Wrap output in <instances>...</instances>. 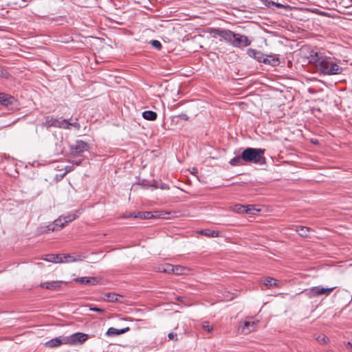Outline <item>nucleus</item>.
<instances>
[{"mask_svg":"<svg viewBox=\"0 0 352 352\" xmlns=\"http://www.w3.org/2000/svg\"><path fill=\"white\" fill-rule=\"evenodd\" d=\"M309 62L314 64L320 74L324 75H336L342 72V67L338 65V60L331 56H327L320 52L310 54Z\"/></svg>","mask_w":352,"mask_h":352,"instance_id":"obj_1","label":"nucleus"},{"mask_svg":"<svg viewBox=\"0 0 352 352\" xmlns=\"http://www.w3.org/2000/svg\"><path fill=\"white\" fill-rule=\"evenodd\" d=\"M265 149L248 147L242 151L241 158L245 163L263 165L266 163L264 156Z\"/></svg>","mask_w":352,"mask_h":352,"instance_id":"obj_2","label":"nucleus"},{"mask_svg":"<svg viewBox=\"0 0 352 352\" xmlns=\"http://www.w3.org/2000/svg\"><path fill=\"white\" fill-rule=\"evenodd\" d=\"M66 124L67 119H64L62 117L56 118L53 116H48L45 117V121L42 124V126L47 128L53 126L65 129L67 126V125H65Z\"/></svg>","mask_w":352,"mask_h":352,"instance_id":"obj_3","label":"nucleus"},{"mask_svg":"<svg viewBox=\"0 0 352 352\" xmlns=\"http://www.w3.org/2000/svg\"><path fill=\"white\" fill-rule=\"evenodd\" d=\"M89 148L88 144L82 140H76L75 144L69 147L70 155L73 157H81L85 151Z\"/></svg>","mask_w":352,"mask_h":352,"instance_id":"obj_4","label":"nucleus"},{"mask_svg":"<svg viewBox=\"0 0 352 352\" xmlns=\"http://www.w3.org/2000/svg\"><path fill=\"white\" fill-rule=\"evenodd\" d=\"M258 320H253L252 318L247 317L243 321H241L239 325V329L243 334H248L254 331Z\"/></svg>","mask_w":352,"mask_h":352,"instance_id":"obj_5","label":"nucleus"},{"mask_svg":"<svg viewBox=\"0 0 352 352\" xmlns=\"http://www.w3.org/2000/svg\"><path fill=\"white\" fill-rule=\"evenodd\" d=\"M335 288V287L331 288H323L320 286L313 287L309 289L307 295L309 298L316 297L322 294L328 296Z\"/></svg>","mask_w":352,"mask_h":352,"instance_id":"obj_6","label":"nucleus"},{"mask_svg":"<svg viewBox=\"0 0 352 352\" xmlns=\"http://www.w3.org/2000/svg\"><path fill=\"white\" fill-rule=\"evenodd\" d=\"M251 44V41L245 36L241 34L235 33L232 45L235 47H244L249 46Z\"/></svg>","mask_w":352,"mask_h":352,"instance_id":"obj_7","label":"nucleus"},{"mask_svg":"<svg viewBox=\"0 0 352 352\" xmlns=\"http://www.w3.org/2000/svg\"><path fill=\"white\" fill-rule=\"evenodd\" d=\"M67 338L69 340L68 344H76L77 343H84L88 339L89 336L84 333L78 332L73 333Z\"/></svg>","mask_w":352,"mask_h":352,"instance_id":"obj_8","label":"nucleus"},{"mask_svg":"<svg viewBox=\"0 0 352 352\" xmlns=\"http://www.w3.org/2000/svg\"><path fill=\"white\" fill-rule=\"evenodd\" d=\"M69 340L68 338H63L60 337L55 338L51 339L45 343V346L49 348H54L60 346L63 344H68Z\"/></svg>","mask_w":352,"mask_h":352,"instance_id":"obj_9","label":"nucleus"},{"mask_svg":"<svg viewBox=\"0 0 352 352\" xmlns=\"http://www.w3.org/2000/svg\"><path fill=\"white\" fill-rule=\"evenodd\" d=\"M16 102L14 96L5 93H0V103L6 107H9Z\"/></svg>","mask_w":352,"mask_h":352,"instance_id":"obj_10","label":"nucleus"},{"mask_svg":"<svg viewBox=\"0 0 352 352\" xmlns=\"http://www.w3.org/2000/svg\"><path fill=\"white\" fill-rule=\"evenodd\" d=\"M247 54L250 57L256 60L258 62L260 63H262V60L265 56V54L262 52L252 48L248 49Z\"/></svg>","mask_w":352,"mask_h":352,"instance_id":"obj_11","label":"nucleus"},{"mask_svg":"<svg viewBox=\"0 0 352 352\" xmlns=\"http://www.w3.org/2000/svg\"><path fill=\"white\" fill-rule=\"evenodd\" d=\"M41 288L51 289V290H59L61 287L60 282L59 281H50L41 283L40 285Z\"/></svg>","mask_w":352,"mask_h":352,"instance_id":"obj_12","label":"nucleus"},{"mask_svg":"<svg viewBox=\"0 0 352 352\" xmlns=\"http://www.w3.org/2000/svg\"><path fill=\"white\" fill-rule=\"evenodd\" d=\"M129 331H130V327H126L125 328L120 329H116L113 327H110L108 329V330L106 333V335L107 336H118V335L124 333Z\"/></svg>","mask_w":352,"mask_h":352,"instance_id":"obj_13","label":"nucleus"},{"mask_svg":"<svg viewBox=\"0 0 352 352\" xmlns=\"http://www.w3.org/2000/svg\"><path fill=\"white\" fill-rule=\"evenodd\" d=\"M234 36H235V33L234 32L230 30L223 29L221 38L223 39L225 41L232 45Z\"/></svg>","mask_w":352,"mask_h":352,"instance_id":"obj_14","label":"nucleus"},{"mask_svg":"<svg viewBox=\"0 0 352 352\" xmlns=\"http://www.w3.org/2000/svg\"><path fill=\"white\" fill-rule=\"evenodd\" d=\"M46 257L44 258V260L52 262V263H64L63 260V255L61 254H50L45 256Z\"/></svg>","mask_w":352,"mask_h":352,"instance_id":"obj_15","label":"nucleus"},{"mask_svg":"<svg viewBox=\"0 0 352 352\" xmlns=\"http://www.w3.org/2000/svg\"><path fill=\"white\" fill-rule=\"evenodd\" d=\"M262 63L272 66H276L279 65L280 61L279 58L277 57L265 55L262 60Z\"/></svg>","mask_w":352,"mask_h":352,"instance_id":"obj_16","label":"nucleus"},{"mask_svg":"<svg viewBox=\"0 0 352 352\" xmlns=\"http://www.w3.org/2000/svg\"><path fill=\"white\" fill-rule=\"evenodd\" d=\"M263 283L265 285L271 287H274L279 288L281 286V283L279 280H278L275 278H271V277L264 278Z\"/></svg>","mask_w":352,"mask_h":352,"instance_id":"obj_17","label":"nucleus"},{"mask_svg":"<svg viewBox=\"0 0 352 352\" xmlns=\"http://www.w3.org/2000/svg\"><path fill=\"white\" fill-rule=\"evenodd\" d=\"M65 222L63 218H59L54 221L52 225L47 226L49 230L55 231L61 229L65 226Z\"/></svg>","mask_w":352,"mask_h":352,"instance_id":"obj_18","label":"nucleus"},{"mask_svg":"<svg viewBox=\"0 0 352 352\" xmlns=\"http://www.w3.org/2000/svg\"><path fill=\"white\" fill-rule=\"evenodd\" d=\"M76 281L84 285H95L97 283L94 277H80L76 278Z\"/></svg>","mask_w":352,"mask_h":352,"instance_id":"obj_19","label":"nucleus"},{"mask_svg":"<svg viewBox=\"0 0 352 352\" xmlns=\"http://www.w3.org/2000/svg\"><path fill=\"white\" fill-rule=\"evenodd\" d=\"M295 230L300 236L302 237H308V234L311 230V228L307 226H296Z\"/></svg>","mask_w":352,"mask_h":352,"instance_id":"obj_20","label":"nucleus"},{"mask_svg":"<svg viewBox=\"0 0 352 352\" xmlns=\"http://www.w3.org/2000/svg\"><path fill=\"white\" fill-rule=\"evenodd\" d=\"M242 153L235 156L229 161V164L232 166H239L244 165V160L241 158Z\"/></svg>","mask_w":352,"mask_h":352,"instance_id":"obj_21","label":"nucleus"},{"mask_svg":"<svg viewBox=\"0 0 352 352\" xmlns=\"http://www.w3.org/2000/svg\"><path fill=\"white\" fill-rule=\"evenodd\" d=\"M142 117L147 120L153 121L157 119V114L153 111H145L142 113Z\"/></svg>","mask_w":352,"mask_h":352,"instance_id":"obj_22","label":"nucleus"},{"mask_svg":"<svg viewBox=\"0 0 352 352\" xmlns=\"http://www.w3.org/2000/svg\"><path fill=\"white\" fill-rule=\"evenodd\" d=\"M120 296L116 293H105L104 294V300L107 302H115L118 301Z\"/></svg>","mask_w":352,"mask_h":352,"instance_id":"obj_23","label":"nucleus"},{"mask_svg":"<svg viewBox=\"0 0 352 352\" xmlns=\"http://www.w3.org/2000/svg\"><path fill=\"white\" fill-rule=\"evenodd\" d=\"M153 214L151 212L144 211V212H137V215L134 216V218L141 219H153Z\"/></svg>","mask_w":352,"mask_h":352,"instance_id":"obj_24","label":"nucleus"},{"mask_svg":"<svg viewBox=\"0 0 352 352\" xmlns=\"http://www.w3.org/2000/svg\"><path fill=\"white\" fill-rule=\"evenodd\" d=\"M198 233L202 234V235H204V236H209V237H217L219 236V232H217V231H214V230H210V229H204V230H201L198 232Z\"/></svg>","mask_w":352,"mask_h":352,"instance_id":"obj_25","label":"nucleus"},{"mask_svg":"<svg viewBox=\"0 0 352 352\" xmlns=\"http://www.w3.org/2000/svg\"><path fill=\"white\" fill-rule=\"evenodd\" d=\"M78 118H76L75 119V121L72 122H71V119L69 120H67V124L65 125H67V127L65 128V129H70V126H74L76 129L77 130H80V123L78 122Z\"/></svg>","mask_w":352,"mask_h":352,"instance_id":"obj_26","label":"nucleus"},{"mask_svg":"<svg viewBox=\"0 0 352 352\" xmlns=\"http://www.w3.org/2000/svg\"><path fill=\"white\" fill-rule=\"evenodd\" d=\"M174 265H171V264H169V263H166L163 265H162L161 267H160V272H165V273H173V271H174V268H173Z\"/></svg>","mask_w":352,"mask_h":352,"instance_id":"obj_27","label":"nucleus"},{"mask_svg":"<svg viewBox=\"0 0 352 352\" xmlns=\"http://www.w3.org/2000/svg\"><path fill=\"white\" fill-rule=\"evenodd\" d=\"M243 205L236 204L234 206V210L238 213H252V212H249L246 209Z\"/></svg>","mask_w":352,"mask_h":352,"instance_id":"obj_28","label":"nucleus"},{"mask_svg":"<svg viewBox=\"0 0 352 352\" xmlns=\"http://www.w3.org/2000/svg\"><path fill=\"white\" fill-rule=\"evenodd\" d=\"M223 32V29L221 28H212L209 32L211 34H212L213 37L221 36V34Z\"/></svg>","mask_w":352,"mask_h":352,"instance_id":"obj_29","label":"nucleus"},{"mask_svg":"<svg viewBox=\"0 0 352 352\" xmlns=\"http://www.w3.org/2000/svg\"><path fill=\"white\" fill-rule=\"evenodd\" d=\"M153 219L155 218H166L165 215L169 214L170 212L164 211H155L154 212Z\"/></svg>","mask_w":352,"mask_h":352,"instance_id":"obj_30","label":"nucleus"},{"mask_svg":"<svg viewBox=\"0 0 352 352\" xmlns=\"http://www.w3.org/2000/svg\"><path fill=\"white\" fill-rule=\"evenodd\" d=\"M173 268H174L173 274L179 275V274H183L184 273L185 267H184L182 266L174 265Z\"/></svg>","mask_w":352,"mask_h":352,"instance_id":"obj_31","label":"nucleus"},{"mask_svg":"<svg viewBox=\"0 0 352 352\" xmlns=\"http://www.w3.org/2000/svg\"><path fill=\"white\" fill-rule=\"evenodd\" d=\"M86 258V256L82 254H78L75 255V258H73L72 260H67V263L68 262H77V261H83Z\"/></svg>","mask_w":352,"mask_h":352,"instance_id":"obj_32","label":"nucleus"},{"mask_svg":"<svg viewBox=\"0 0 352 352\" xmlns=\"http://www.w3.org/2000/svg\"><path fill=\"white\" fill-rule=\"evenodd\" d=\"M77 218V215L75 214H69L63 217L65 224L75 220Z\"/></svg>","mask_w":352,"mask_h":352,"instance_id":"obj_33","label":"nucleus"},{"mask_svg":"<svg viewBox=\"0 0 352 352\" xmlns=\"http://www.w3.org/2000/svg\"><path fill=\"white\" fill-rule=\"evenodd\" d=\"M202 327L204 330H206L208 333H210L213 329L212 325H210V324L208 321H204L202 323Z\"/></svg>","mask_w":352,"mask_h":352,"instance_id":"obj_34","label":"nucleus"},{"mask_svg":"<svg viewBox=\"0 0 352 352\" xmlns=\"http://www.w3.org/2000/svg\"><path fill=\"white\" fill-rule=\"evenodd\" d=\"M151 45L155 48L160 50L162 48V43L157 40H152L150 41Z\"/></svg>","mask_w":352,"mask_h":352,"instance_id":"obj_35","label":"nucleus"},{"mask_svg":"<svg viewBox=\"0 0 352 352\" xmlns=\"http://www.w3.org/2000/svg\"><path fill=\"white\" fill-rule=\"evenodd\" d=\"M316 340L321 344H326L329 341L328 337L326 336H318L316 338Z\"/></svg>","mask_w":352,"mask_h":352,"instance_id":"obj_36","label":"nucleus"},{"mask_svg":"<svg viewBox=\"0 0 352 352\" xmlns=\"http://www.w3.org/2000/svg\"><path fill=\"white\" fill-rule=\"evenodd\" d=\"M63 255L64 263L67 262L66 261L67 260H72L73 258H75V255L74 254H63Z\"/></svg>","mask_w":352,"mask_h":352,"instance_id":"obj_37","label":"nucleus"},{"mask_svg":"<svg viewBox=\"0 0 352 352\" xmlns=\"http://www.w3.org/2000/svg\"><path fill=\"white\" fill-rule=\"evenodd\" d=\"M176 117L180 118L182 120H186V121L188 120V119H189L188 116L187 114H186V113H182L179 114Z\"/></svg>","mask_w":352,"mask_h":352,"instance_id":"obj_38","label":"nucleus"},{"mask_svg":"<svg viewBox=\"0 0 352 352\" xmlns=\"http://www.w3.org/2000/svg\"><path fill=\"white\" fill-rule=\"evenodd\" d=\"M8 72L6 69H3L2 67H0V76L7 78L8 77Z\"/></svg>","mask_w":352,"mask_h":352,"instance_id":"obj_39","label":"nucleus"},{"mask_svg":"<svg viewBox=\"0 0 352 352\" xmlns=\"http://www.w3.org/2000/svg\"><path fill=\"white\" fill-rule=\"evenodd\" d=\"M168 337L170 340H177V335L176 333H174L173 332L171 333H169L168 334Z\"/></svg>","mask_w":352,"mask_h":352,"instance_id":"obj_40","label":"nucleus"},{"mask_svg":"<svg viewBox=\"0 0 352 352\" xmlns=\"http://www.w3.org/2000/svg\"><path fill=\"white\" fill-rule=\"evenodd\" d=\"M82 161V160L80 159L78 160H69V162L72 163V164L79 166L81 164Z\"/></svg>","mask_w":352,"mask_h":352,"instance_id":"obj_41","label":"nucleus"},{"mask_svg":"<svg viewBox=\"0 0 352 352\" xmlns=\"http://www.w3.org/2000/svg\"><path fill=\"white\" fill-rule=\"evenodd\" d=\"M90 310L96 311V312H99L101 314H103L104 312V310L103 309H100L98 307H92V308H90Z\"/></svg>","mask_w":352,"mask_h":352,"instance_id":"obj_42","label":"nucleus"},{"mask_svg":"<svg viewBox=\"0 0 352 352\" xmlns=\"http://www.w3.org/2000/svg\"><path fill=\"white\" fill-rule=\"evenodd\" d=\"M137 215V213L136 212H131L128 214H125L123 216L124 218H134V216H136Z\"/></svg>","mask_w":352,"mask_h":352,"instance_id":"obj_43","label":"nucleus"},{"mask_svg":"<svg viewBox=\"0 0 352 352\" xmlns=\"http://www.w3.org/2000/svg\"><path fill=\"white\" fill-rule=\"evenodd\" d=\"M160 188L162 190H168L169 189V186L166 184H162Z\"/></svg>","mask_w":352,"mask_h":352,"instance_id":"obj_44","label":"nucleus"},{"mask_svg":"<svg viewBox=\"0 0 352 352\" xmlns=\"http://www.w3.org/2000/svg\"><path fill=\"white\" fill-rule=\"evenodd\" d=\"M246 207H247L246 209L248 211L252 212V214H254L253 212L254 210V208L252 207V205L247 206Z\"/></svg>","mask_w":352,"mask_h":352,"instance_id":"obj_45","label":"nucleus"},{"mask_svg":"<svg viewBox=\"0 0 352 352\" xmlns=\"http://www.w3.org/2000/svg\"><path fill=\"white\" fill-rule=\"evenodd\" d=\"M347 345L350 346L352 348V342H348Z\"/></svg>","mask_w":352,"mask_h":352,"instance_id":"obj_46","label":"nucleus"},{"mask_svg":"<svg viewBox=\"0 0 352 352\" xmlns=\"http://www.w3.org/2000/svg\"><path fill=\"white\" fill-rule=\"evenodd\" d=\"M276 6H277L278 8H280V7H282V6H282L281 4H280V3H276Z\"/></svg>","mask_w":352,"mask_h":352,"instance_id":"obj_47","label":"nucleus"},{"mask_svg":"<svg viewBox=\"0 0 352 352\" xmlns=\"http://www.w3.org/2000/svg\"><path fill=\"white\" fill-rule=\"evenodd\" d=\"M313 143H314V144H317V143H318V140L313 141Z\"/></svg>","mask_w":352,"mask_h":352,"instance_id":"obj_48","label":"nucleus"}]
</instances>
